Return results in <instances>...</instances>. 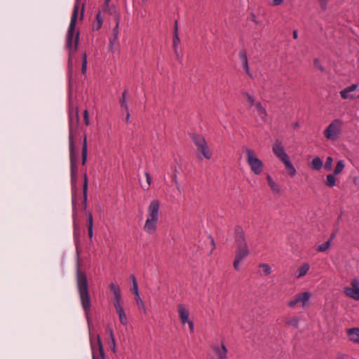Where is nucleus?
<instances>
[{"instance_id":"nucleus-1","label":"nucleus","mask_w":359,"mask_h":359,"mask_svg":"<svg viewBox=\"0 0 359 359\" xmlns=\"http://www.w3.org/2000/svg\"><path fill=\"white\" fill-rule=\"evenodd\" d=\"M79 6V1L76 0L66 38V48L69 51L68 76L69 80L72 79L73 76V54L77 50L79 40V32L75 31Z\"/></svg>"},{"instance_id":"nucleus-2","label":"nucleus","mask_w":359,"mask_h":359,"mask_svg":"<svg viewBox=\"0 0 359 359\" xmlns=\"http://www.w3.org/2000/svg\"><path fill=\"white\" fill-rule=\"evenodd\" d=\"M76 287L81 306L85 312L87 320H90V308L92 306L89 293L88 282L86 274L79 267L76 270Z\"/></svg>"},{"instance_id":"nucleus-3","label":"nucleus","mask_w":359,"mask_h":359,"mask_svg":"<svg viewBox=\"0 0 359 359\" xmlns=\"http://www.w3.org/2000/svg\"><path fill=\"white\" fill-rule=\"evenodd\" d=\"M69 163H70V177H71V187H72V203L74 205L76 201L77 194V175H78V165L77 161L79 158V151L76 146L69 145Z\"/></svg>"},{"instance_id":"nucleus-4","label":"nucleus","mask_w":359,"mask_h":359,"mask_svg":"<svg viewBox=\"0 0 359 359\" xmlns=\"http://www.w3.org/2000/svg\"><path fill=\"white\" fill-rule=\"evenodd\" d=\"M69 146H75L74 137L78 132L79 122L78 108L70 106L69 108Z\"/></svg>"},{"instance_id":"nucleus-5","label":"nucleus","mask_w":359,"mask_h":359,"mask_svg":"<svg viewBox=\"0 0 359 359\" xmlns=\"http://www.w3.org/2000/svg\"><path fill=\"white\" fill-rule=\"evenodd\" d=\"M245 151L246 153V162L250 170L255 175H260L264 168L263 162L257 156L254 150L247 147Z\"/></svg>"},{"instance_id":"nucleus-6","label":"nucleus","mask_w":359,"mask_h":359,"mask_svg":"<svg viewBox=\"0 0 359 359\" xmlns=\"http://www.w3.org/2000/svg\"><path fill=\"white\" fill-rule=\"evenodd\" d=\"M191 138L197 147V150L200 151L202 155V156H200L199 158L203 159V158H204L208 160L212 158V154L208 147L205 137L201 135L193 133L191 134Z\"/></svg>"},{"instance_id":"nucleus-7","label":"nucleus","mask_w":359,"mask_h":359,"mask_svg":"<svg viewBox=\"0 0 359 359\" xmlns=\"http://www.w3.org/2000/svg\"><path fill=\"white\" fill-rule=\"evenodd\" d=\"M191 138L197 147V150L200 151L202 155V156H200L199 158L203 159V158H204L208 160L212 158V154L208 147L205 137L201 135L193 133L191 134Z\"/></svg>"},{"instance_id":"nucleus-8","label":"nucleus","mask_w":359,"mask_h":359,"mask_svg":"<svg viewBox=\"0 0 359 359\" xmlns=\"http://www.w3.org/2000/svg\"><path fill=\"white\" fill-rule=\"evenodd\" d=\"M191 138L197 147V150L200 151L202 155V156H200L199 158L203 159V158H204L208 160L212 158V154L208 147L205 137L201 135L193 133L191 134Z\"/></svg>"},{"instance_id":"nucleus-9","label":"nucleus","mask_w":359,"mask_h":359,"mask_svg":"<svg viewBox=\"0 0 359 359\" xmlns=\"http://www.w3.org/2000/svg\"><path fill=\"white\" fill-rule=\"evenodd\" d=\"M343 121L337 118L332 121L324 130V136L330 140L335 141L339 139L341 133Z\"/></svg>"},{"instance_id":"nucleus-10","label":"nucleus","mask_w":359,"mask_h":359,"mask_svg":"<svg viewBox=\"0 0 359 359\" xmlns=\"http://www.w3.org/2000/svg\"><path fill=\"white\" fill-rule=\"evenodd\" d=\"M311 297V294L308 291L298 293L288 302L287 305L290 308H294L297 304H300L304 307L309 303Z\"/></svg>"},{"instance_id":"nucleus-11","label":"nucleus","mask_w":359,"mask_h":359,"mask_svg":"<svg viewBox=\"0 0 359 359\" xmlns=\"http://www.w3.org/2000/svg\"><path fill=\"white\" fill-rule=\"evenodd\" d=\"M344 294L354 300H359V279L355 278L351 280V285L344 287Z\"/></svg>"},{"instance_id":"nucleus-12","label":"nucleus","mask_w":359,"mask_h":359,"mask_svg":"<svg viewBox=\"0 0 359 359\" xmlns=\"http://www.w3.org/2000/svg\"><path fill=\"white\" fill-rule=\"evenodd\" d=\"M119 17L117 14L115 16V26L112 30L111 36L109 39V48L111 51L114 52V46L118 43V38L119 34V22H120Z\"/></svg>"},{"instance_id":"nucleus-13","label":"nucleus","mask_w":359,"mask_h":359,"mask_svg":"<svg viewBox=\"0 0 359 359\" xmlns=\"http://www.w3.org/2000/svg\"><path fill=\"white\" fill-rule=\"evenodd\" d=\"M160 202L157 199L152 200L148 207L147 217L159 219Z\"/></svg>"},{"instance_id":"nucleus-14","label":"nucleus","mask_w":359,"mask_h":359,"mask_svg":"<svg viewBox=\"0 0 359 359\" xmlns=\"http://www.w3.org/2000/svg\"><path fill=\"white\" fill-rule=\"evenodd\" d=\"M272 150L274 154L283 162L289 158V156L285 152V150L282 143L276 140L272 147Z\"/></svg>"},{"instance_id":"nucleus-15","label":"nucleus","mask_w":359,"mask_h":359,"mask_svg":"<svg viewBox=\"0 0 359 359\" xmlns=\"http://www.w3.org/2000/svg\"><path fill=\"white\" fill-rule=\"evenodd\" d=\"M76 201L74 205L72 204V217H73V227H74V238L76 243L79 242L81 235V229L77 222V212H76Z\"/></svg>"},{"instance_id":"nucleus-16","label":"nucleus","mask_w":359,"mask_h":359,"mask_svg":"<svg viewBox=\"0 0 359 359\" xmlns=\"http://www.w3.org/2000/svg\"><path fill=\"white\" fill-rule=\"evenodd\" d=\"M158 220L159 219L147 217L143 226L144 231L149 235L154 234L157 230Z\"/></svg>"},{"instance_id":"nucleus-17","label":"nucleus","mask_w":359,"mask_h":359,"mask_svg":"<svg viewBox=\"0 0 359 359\" xmlns=\"http://www.w3.org/2000/svg\"><path fill=\"white\" fill-rule=\"evenodd\" d=\"M235 243L237 245H247L244 231L241 226L237 225L234 228Z\"/></svg>"},{"instance_id":"nucleus-18","label":"nucleus","mask_w":359,"mask_h":359,"mask_svg":"<svg viewBox=\"0 0 359 359\" xmlns=\"http://www.w3.org/2000/svg\"><path fill=\"white\" fill-rule=\"evenodd\" d=\"M211 347L215 351L217 359H227L228 350L224 342H222L221 346L213 345Z\"/></svg>"},{"instance_id":"nucleus-19","label":"nucleus","mask_w":359,"mask_h":359,"mask_svg":"<svg viewBox=\"0 0 359 359\" xmlns=\"http://www.w3.org/2000/svg\"><path fill=\"white\" fill-rule=\"evenodd\" d=\"M83 184L82 210L86 211V208H87L88 177L86 172L83 173Z\"/></svg>"},{"instance_id":"nucleus-20","label":"nucleus","mask_w":359,"mask_h":359,"mask_svg":"<svg viewBox=\"0 0 359 359\" xmlns=\"http://www.w3.org/2000/svg\"><path fill=\"white\" fill-rule=\"evenodd\" d=\"M238 57L240 60L242 62V66L243 69L245 70V73L249 75L250 77L252 76V74L250 70V67L248 65V60L247 56V53L245 50H241L239 52Z\"/></svg>"},{"instance_id":"nucleus-21","label":"nucleus","mask_w":359,"mask_h":359,"mask_svg":"<svg viewBox=\"0 0 359 359\" xmlns=\"http://www.w3.org/2000/svg\"><path fill=\"white\" fill-rule=\"evenodd\" d=\"M249 253L248 245H237L235 258L243 261L249 255Z\"/></svg>"},{"instance_id":"nucleus-22","label":"nucleus","mask_w":359,"mask_h":359,"mask_svg":"<svg viewBox=\"0 0 359 359\" xmlns=\"http://www.w3.org/2000/svg\"><path fill=\"white\" fill-rule=\"evenodd\" d=\"M358 87V85L356 83H353L352 85L345 88L340 92V95L342 99L346 100L350 98L351 100L355 99V97L353 95H349L350 93L355 91Z\"/></svg>"},{"instance_id":"nucleus-23","label":"nucleus","mask_w":359,"mask_h":359,"mask_svg":"<svg viewBox=\"0 0 359 359\" xmlns=\"http://www.w3.org/2000/svg\"><path fill=\"white\" fill-rule=\"evenodd\" d=\"M177 312L179 314L180 319L182 325H185L188 320H189V311L184 307L183 304H179L177 306Z\"/></svg>"},{"instance_id":"nucleus-24","label":"nucleus","mask_w":359,"mask_h":359,"mask_svg":"<svg viewBox=\"0 0 359 359\" xmlns=\"http://www.w3.org/2000/svg\"><path fill=\"white\" fill-rule=\"evenodd\" d=\"M100 11H102V13H108L110 15L112 16L113 20H115L116 14H117L119 17V19H121L120 13L117 11L114 6H110L109 4H106V3H104L103 7Z\"/></svg>"},{"instance_id":"nucleus-25","label":"nucleus","mask_w":359,"mask_h":359,"mask_svg":"<svg viewBox=\"0 0 359 359\" xmlns=\"http://www.w3.org/2000/svg\"><path fill=\"white\" fill-rule=\"evenodd\" d=\"M87 216L86 225L88 229V233L90 240H92L93 236V217L90 211H86Z\"/></svg>"},{"instance_id":"nucleus-26","label":"nucleus","mask_w":359,"mask_h":359,"mask_svg":"<svg viewBox=\"0 0 359 359\" xmlns=\"http://www.w3.org/2000/svg\"><path fill=\"white\" fill-rule=\"evenodd\" d=\"M349 339L354 343L359 344V328L353 327L347 330Z\"/></svg>"},{"instance_id":"nucleus-27","label":"nucleus","mask_w":359,"mask_h":359,"mask_svg":"<svg viewBox=\"0 0 359 359\" xmlns=\"http://www.w3.org/2000/svg\"><path fill=\"white\" fill-rule=\"evenodd\" d=\"M103 16L102 11H98L95 16V20L93 24L92 29L93 31H98L101 29L103 24Z\"/></svg>"},{"instance_id":"nucleus-28","label":"nucleus","mask_w":359,"mask_h":359,"mask_svg":"<svg viewBox=\"0 0 359 359\" xmlns=\"http://www.w3.org/2000/svg\"><path fill=\"white\" fill-rule=\"evenodd\" d=\"M255 108L257 111V114H258L259 116L260 117V118L263 121H266L267 119L268 114H267L265 107H264L262 106V104L260 102H257L255 104Z\"/></svg>"},{"instance_id":"nucleus-29","label":"nucleus","mask_w":359,"mask_h":359,"mask_svg":"<svg viewBox=\"0 0 359 359\" xmlns=\"http://www.w3.org/2000/svg\"><path fill=\"white\" fill-rule=\"evenodd\" d=\"M87 156H88L87 137L86 135H84L83 142H82V149H81V157H82V165H85L86 164Z\"/></svg>"},{"instance_id":"nucleus-30","label":"nucleus","mask_w":359,"mask_h":359,"mask_svg":"<svg viewBox=\"0 0 359 359\" xmlns=\"http://www.w3.org/2000/svg\"><path fill=\"white\" fill-rule=\"evenodd\" d=\"M180 42V39L178 35V29H177V21H175V34L173 36V49L177 56H179L178 52H177V48L178 45Z\"/></svg>"},{"instance_id":"nucleus-31","label":"nucleus","mask_w":359,"mask_h":359,"mask_svg":"<svg viewBox=\"0 0 359 359\" xmlns=\"http://www.w3.org/2000/svg\"><path fill=\"white\" fill-rule=\"evenodd\" d=\"M283 163H284V165L285 166V169H286L287 172H288V174L291 177H294L297 173V170H296L295 168L294 167V165H292V163H291L290 158L286 159L285 161H283Z\"/></svg>"},{"instance_id":"nucleus-32","label":"nucleus","mask_w":359,"mask_h":359,"mask_svg":"<svg viewBox=\"0 0 359 359\" xmlns=\"http://www.w3.org/2000/svg\"><path fill=\"white\" fill-rule=\"evenodd\" d=\"M115 309L118 316L120 323L123 325H126L128 324V318H127V316L126 315L123 308L119 307V308H116Z\"/></svg>"},{"instance_id":"nucleus-33","label":"nucleus","mask_w":359,"mask_h":359,"mask_svg":"<svg viewBox=\"0 0 359 359\" xmlns=\"http://www.w3.org/2000/svg\"><path fill=\"white\" fill-rule=\"evenodd\" d=\"M268 184L274 194H280L281 189L280 187L273 180L270 175L267 176Z\"/></svg>"},{"instance_id":"nucleus-34","label":"nucleus","mask_w":359,"mask_h":359,"mask_svg":"<svg viewBox=\"0 0 359 359\" xmlns=\"http://www.w3.org/2000/svg\"><path fill=\"white\" fill-rule=\"evenodd\" d=\"M310 269V265L308 263H304L298 270V274H297V278H301L306 275Z\"/></svg>"},{"instance_id":"nucleus-35","label":"nucleus","mask_w":359,"mask_h":359,"mask_svg":"<svg viewBox=\"0 0 359 359\" xmlns=\"http://www.w3.org/2000/svg\"><path fill=\"white\" fill-rule=\"evenodd\" d=\"M128 94V89L126 88L122 93V97L119 100V103H120L121 107L122 108H123L126 111H128V109H129L128 105V103L126 101V97H127Z\"/></svg>"},{"instance_id":"nucleus-36","label":"nucleus","mask_w":359,"mask_h":359,"mask_svg":"<svg viewBox=\"0 0 359 359\" xmlns=\"http://www.w3.org/2000/svg\"><path fill=\"white\" fill-rule=\"evenodd\" d=\"M285 323L289 327L298 328L299 323V318L297 316H292L285 320Z\"/></svg>"},{"instance_id":"nucleus-37","label":"nucleus","mask_w":359,"mask_h":359,"mask_svg":"<svg viewBox=\"0 0 359 359\" xmlns=\"http://www.w3.org/2000/svg\"><path fill=\"white\" fill-rule=\"evenodd\" d=\"M311 165V168L316 170H320L323 168V161L320 159V158H319V157H315L312 160Z\"/></svg>"},{"instance_id":"nucleus-38","label":"nucleus","mask_w":359,"mask_h":359,"mask_svg":"<svg viewBox=\"0 0 359 359\" xmlns=\"http://www.w3.org/2000/svg\"><path fill=\"white\" fill-rule=\"evenodd\" d=\"M335 175H334V173L327 175L325 180V184L327 187L332 188L336 185L337 180L334 177Z\"/></svg>"},{"instance_id":"nucleus-39","label":"nucleus","mask_w":359,"mask_h":359,"mask_svg":"<svg viewBox=\"0 0 359 359\" xmlns=\"http://www.w3.org/2000/svg\"><path fill=\"white\" fill-rule=\"evenodd\" d=\"M345 168V163L343 160H339L337 161V165L334 169L333 173L334 175H339Z\"/></svg>"},{"instance_id":"nucleus-40","label":"nucleus","mask_w":359,"mask_h":359,"mask_svg":"<svg viewBox=\"0 0 359 359\" xmlns=\"http://www.w3.org/2000/svg\"><path fill=\"white\" fill-rule=\"evenodd\" d=\"M242 95L246 98L248 102L249 103V107H252V106H255V97L254 95L250 94L247 92L242 93Z\"/></svg>"},{"instance_id":"nucleus-41","label":"nucleus","mask_w":359,"mask_h":359,"mask_svg":"<svg viewBox=\"0 0 359 359\" xmlns=\"http://www.w3.org/2000/svg\"><path fill=\"white\" fill-rule=\"evenodd\" d=\"M135 301L136 304L138 306V309L140 312H142L143 313H147V309L144 305V302L142 300L140 296L135 297Z\"/></svg>"},{"instance_id":"nucleus-42","label":"nucleus","mask_w":359,"mask_h":359,"mask_svg":"<svg viewBox=\"0 0 359 359\" xmlns=\"http://www.w3.org/2000/svg\"><path fill=\"white\" fill-rule=\"evenodd\" d=\"M87 71V54L83 53L81 57V73L85 74Z\"/></svg>"},{"instance_id":"nucleus-43","label":"nucleus","mask_w":359,"mask_h":359,"mask_svg":"<svg viewBox=\"0 0 359 359\" xmlns=\"http://www.w3.org/2000/svg\"><path fill=\"white\" fill-rule=\"evenodd\" d=\"M97 346H98V350H99V353L100 355V358H101V359H104V347H103V344H102V342L100 335L97 336Z\"/></svg>"},{"instance_id":"nucleus-44","label":"nucleus","mask_w":359,"mask_h":359,"mask_svg":"<svg viewBox=\"0 0 359 359\" xmlns=\"http://www.w3.org/2000/svg\"><path fill=\"white\" fill-rule=\"evenodd\" d=\"M330 241H326L324 243L318 246L317 251L318 252H325L327 251L331 246Z\"/></svg>"},{"instance_id":"nucleus-45","label":"nucleus","mask_w":359,"mask_h":359,"mask_svg":"<svg viewBox=\"0 0 359 359\" xmlns=\"http://www.w3.org/2000/svg\"><path fill=\"white\" fill-rule=\"evenodd\" d=\"M259 267L263 269L264 275H269L271 272V267L268 264H260Z\"/></svg>"},{"instance_id":"nucleus-46","label":"nucleus","mask_w":359,"mask_h":359,"mask_svg":"<svg viewBox=\"0 0 359 359\" xmlns=\"http://www.w3.org/2000/svg\"><path fill=\"white\" fill-rule=\"evenodd\" d=\"M333 158L331 156H328L326 158L324 168L326 170L330 171L332 170Z\"/></svg>"},{"instance_id":"nucleus-47","label":"nucleus","mask_w":359,"mask_h":359,"mask_svg":"<svg viewBox=\"0 0 359 359\" xmlns=\"http://www.w3.org/2000/svg\"><path fill=\"white\" fill-rule=\"evenodd\" d=\"M114 305L115 309L122 307L121 305V293L114 295Z\"/></svg>"},{"instance_id":"nucleus-48","label":"nucleus","mask_w":359,"mask_h":359,"mask_svg":"<svg viewBox=\"0 0 359 359\" xmlns=\"http://www.w3.org/2000/svg\"><path fill=\"white\" fill-rule=\"evenodd\" d=\"M109 288L111 291L113 292L114 295L121 293L119 287L118 285H116L114 283H111L109 285Z\"/></svg>"},{"instance_id":"nucleus-49","label":"nucleus","mask_w":359,"mask_h":359,"mask_svg":"<svg viewBox=\"0 0 359 359\" xmlns=\"http://www.w3.org/2000/svg\"><path fill=\"white\" fill-rule=\"evenodd\" d=\"M109 345L113 351V353H116V340L114 337H112V339L109 338Z\"/></svg>"},{"instance_id":"nucleus-50","label":"nucleus","mask_w":359,"mask_h":359,"mask_svg":"<svg viewBox=\"0 0 359 359\" xmlns=\"http://www.w3.org/2000/svg\"><path fill=\"white\" fill-rule=\"evenodd\" d=\"M83 121L86 126L90 124L89 114L87 109L83 111Z\"/></svg>"},{"instance_id":"nucleus-51","label":"nucleus","mask_w":359,"mask_h":359,"mask_svg":"<svg viewBox=\"0 0 359 359\" xmlns=\"http://www.w3.org/2000/svg\"><path fill=\"white\" fill-rule=\"evenodd\" d=\"M132 291L135 294V297L140 296L137 283L133 285Z\"/></svg>"},{"instance_id":"nucleus-52","label":"nucleus","mask_w":359,"mask_h":359,"mask_svg":"<svg viewBox=\"0 0 359 359\" xmlns=\"http://www.w3.org/2000/svg\"><path fill=\"white\" fill-rule=\"evenodd\" d=\"M241 262H242V260L235 258L234 262H233V268L236 270H239L240 264Z\"/></svg>"},{"instance_id":"nucleus-53","label":"nucleus","mask_w":359,"mask_h":359,"mask_svg":"<svg viewBox=\"0 0 359 359\" xmlns=\"http://www.w3.org/2000/svg\"><path fill=\"white\" fill-rule=\"evenodd\" d=\"M209 238L210 239V244H211V246H212V250H211V253H212V251L216 248V244H215V240H214V238H213V237L212 236H209Z\"/></svg>"},{"instance_id":"nucleus-54","label":"nucleus","mask_w":359,"mask_h":359,"mask_svg":"<svg viewBox=\"0 0 359 359\" xmlns=\"http://www.w3.org/2000/svg\"><path fill=\"white\" fill-rule=\"evenodd\" d=\"M106 331H107V334H109V338L112 339V337H114L113 330L111 327H107L106 329Z\"/></svg>"},{"instance_id":"nucleus-55","label":"nucleus","mask_w":359,"mask_h":359,"mask_svg":"<svg viewBox=\"0 0 359 359\" xmlns=\"http://www.w3.org/2000/svg\"><path fill=\"white\" fill-rule=\"evenodd\" d=\"M187 323L189 325V327L190 331L191 332H194V322L189 320H188V322H187Z\"/></svg>"},{"instance_id":"nucleus-56","label":"nucleus","mask_w":359,"mask_h":359,"mask_svg":"<svg viewBox=\"0 0 359 359\" xmlns=\"http://www.w3.org/2000/svg\"><path fill=\"white\" fill-rule=\"evenodd\" d=\"M314 65L319 68L321 71L323 70V67L320 65V60L318 59H315L314 60Z\"/></svg>"},{"instance_id":"nucleus-57","label":"nucleus","mask_w":359,"mask_h":359,"mask_svg":"<svg viewBox=\"0 0 359 359\" xmlns=\"http://www.w3.org/2000/svg\"><path fill=\"white\" fill-rule=\"evenodd\" d=\"M283 3V0H273L271 5L279 6Z\"/></svg>"},{"instance_id":"nucleus-58","label":"nucleus","mask_w":359,"mask_h":359,"mask_svg":"<svg viewBox=\"0 0 359 359\" xmlns=\"http://www.w3.org/2000/svg\"><path fill=\"white\" fill-rule=\"evenodd\" d=\"M145 176H146V178H147V186L149 187L150 184H151V178L150 175L148 172H145Z\"/></svg>"},{"instance_id":"nucleus-59","label":"nucleus","mask_w":359,"mask_h":359,"mask_svg":"<svg viewBox=\"0 0 359 359\" xmlns=\"http://www.w3.org/2000/svg\"><path fill=\"white\" fill-rule=\"evenodd\" d=\"M130 280H131V281H132L133 285V284H135V283H137V280H136V278H135V275L131 274V275L130 276Z\"/></svg>"},{"instance_id":"nucleus-60","label":"nucleus","mask_w":359,"mask_h":359,"mask_svg":"<svg viewBox=\"0 0 359 359\" xmlns=\"http://www.w3.org/2000/svg\"><path fill=\"white\" fill-rule=\"evenodd\" d=\"M172 180H173V182H175V185H176V187H177V190H179V191H180V185H179V184H178V182H177V176H176V175H175V176L173 177V179H172Z\"/></svg>"},{"instance_id":"nucleus-61","label":"nucleus","mask_w":359,"mask_h":359,"mask_svg":"<svg viewBox=\"0 0 359 359\" xmlns=\"http://www.w3.org/2000/svg\"><path fill=\"white\" fill-rule=\"evenodd\" d=\"M335 236H336V233H334H334H332L330 235V238L328 239V241H330V243L332 244V241L334 239Z\"/></svg>"},{"instance_id":"nucleus-62","label":"nucleus","mask_w":359,"mask_h":359,"mask_svg":"<svg viewBox=\"0 0 359 359\" xmlns=\"http://www.w3.org/2000/svg\"><path fill=\"white\" fill-rule=\"evenodd\" d=\"M126 121L127 123H128V122H129V121H130V112H129V109H128V111H126Z\"/></svg>"},{"instance_id":"nucleus-63","label":"nucleus","mask_w":359,"mask_h":359,"mask_svg":"<svg viewBox=\"0 0 359 359\" xmlns=\"http://www.w3.org/2000/svg\"><path fill=\"white\" fill-rule=\"evenodd\" d=\"M292 34H293V38H294V39H297V37H298V32H297V30H294V31H293Z\"/></svg>"},{"instance_id":"nucleus-64","label":"nucleus","mask_w":359,"mask_h":359,"mask_svg":"<svg viewBox=\"0 0 359 359\" xmlns=\"http://www.w3.org/2000/svg\"><path fill=\"white\" fill-rule=\"evenodd\" d=\"M91 348H92V351H93V357H92L93 358H92V359H97V356H96V354H95V351H94V348H93V346H92V347H91Z\"/></svg>"}]
</instances>
